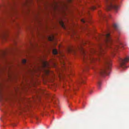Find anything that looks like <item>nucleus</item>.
<instances>
[{"instance_id": "1", "label": "nucleus", "mask_w": 129, "mask_h": 129, "mask_svg": "<svg viewBox=\"0 0 129 129\" xmlns=\"http://www.w3.org/2000/svg\"><path fill=\"white\" fill-rule=\"evenodd\" d=\"M100 39L102 38L104 40V44L102 46L101 44L99 45V49L97 52V53L102 56L104 61L105 66L103 69L100 70L99 74L102 76H104L106 75H109L112 65L111 60L108 56H104L106 49L110 48V45L112 44V40L110 37V34L107 31L102 35H99ZM78 49L81 51L82 54L83 59L84 62L88 61L93 62L95 61V59L91 57V55L96 52L97 51L95 49H91L89 52H87L84 49L82 45L78 46Z\"/></svg>"}, {"instance_id": "2", "label": "nucleus", "mask_w": 129, "mask_h": 129, "mask_svg": "<svg viewBox=\"0 0 129 129\" xmlns=\"http://www.w3.org/2000/svg\"><path fill=\"white\" fill-rule=\"evenodd\" d=\"M6 52L4 51L0 53V78L5 74L9 77V62L6 57Z\"/></svg>"}, {"instance_id": "3", "label": "nucleus", "mask_w": 129, "mask_h": 129, "mask_svg": "<svg viewBox=\"0 0 129 129\" xmlns=\"http://www.w3.org/2000/svg\"><path fill=\"white\" fill-rule=\"evenodd\" d=\"M113 0H105L106 3V9L110 10L112 9H114L115 10H117L119 9L118 6L116 4H112V1Z\"/></svg>"}, {"instance_id": "4", "label": "nucleus", "mask_w": 129, "mask_h": 129, "mask_svg": "<svg viewBox=\"0 0 129 129\" xmlns=\"http://www.w3.org/2000/svg\"><path fill=\"white\" fill-rule=\"evenodd\" d=\"M11 4L8 1H4L3 2L2 4L0 5V15L5 12L4 9L8 5H11Z\"/></svg>"}, {"instance_id": "5", "label": "nucleus", "mask_w": 129, "mask_h": 129, "mask_svg": "<svg viewBox=\"0 0 129 129\" xmlns=\"http://www.w3.org/2000/svg\"><path fill=\"white\" fill-rule=\"evenodd\" d=\"M7 37V34L6 31L5 30L0 29V39L6 40Z\"/></svg>"}, {"instance_id": "6", "label": "nucleus", "mask_w": 129, "mask_h": 129, "mask_svg": "<svg viewBox=\"0 0 129 129\" xmlns=\"http://www.w3.org/2000/svg\"><path fill=\"white\" fill-rule=\"evenodd\" d=\"M3 84L2 83L0 82V101H2L3 99L2 89Z\"/></svg>"}, {"instance_id": "7", "label": "nucleus", "mask_w": 129, "mask_h": 129, "mask_svg": "<svg viewBox=\"0 0 129 129\" xmlns=\"http://www.w3.org/2000/svg\"><path fill=\"white\" fill-rule=\"evenodd\" d=\"M99 15L100 17L104 19L106 17V16L104 14L101 13V11H100L99 13Z\"/></svg>"}, {"instance_id": "8", "label": "nucleus", "mask_w": 129, "mask_h": 129, "mask_svg": "<svg viewBox=\"0 0 129 129\" xmlns=\"http://www.w3.org/2000/svg\"><path fill=\"white\" fill-rule=\"evenodd\" d=\"M59 23L63 28L64 29L66 28L64 23L62 20H60L59 21Z\"/></svg>"}, {"instance_id": "9", "label": "nucleus", "mask_w": 129, "mask_h": 129, "mask_svg": "<svg viewBox=\"0 0 129 129\" xmlns=\"http://www.w3.org/2000/svg\"><path fill=\"white\" fill-rule=\"evenodd\" d=\"M43 66L44 68H46L49 65L47 62H44L43 63Z\"/></svg>"}, {"instance_id": "10", "label": "nucleus", "mask_w": 129, "mask_h": 129, "mask_svg": "<svg viewBox=\"0 0 129 129\" xmlns=\"http://www.w3.org/2000/svg\"><path fill=\"white\" fill-rule=\"evenodd\" d=\"M96 8V6H95V5H94V6H92V7H91L89 9L91 10H94V9H95Z\"/></svg>"}, {"instance_id": "11", "label": "nucleus", "mask_w": 129, "mask_h": 129, "mask_svg": "<svg viewBox=\"0 0 129 129\" xmlns=\"http://www.w3.org/2000/svg\"><path fill=\"white\" fill-rule=\"evenodd\" d=\"M113 26V27L115 29L117 30L118 29V25L117 24H114Z\"/></svg>"}, {"instance_id": "12", "label": "nucleus", "mask_w": 129, "mask_h": 129, "mask_svg": "<svg viewBox=\"0 0 129 129\" xmlns=\"http://www.w3.org/2000/svg\"><path fill=\"white\" fill-rule=\"evenodd\" d=\"M53 53L54 54H57L58 52L56 49H53Z\"/></svg>"}, {"instance_id": "13", "label": "nucleus", "mask_w": 129, "mask_h": 129, "mask_svg": "<svg viewBox=\"0 0 129 129\" xmlns=\"http://www.w3.org/2000/svg\"><path fill=\"white\" fill-rule=\"evenodd\" d=\"M68 50L69 53H70L73 51V49L72 48L69 47L68 48Z\"/></svg>"}, {"instance_id": "14", "label": "nucleus", "mask_w": 129, "mask_h": 129, "mask_svg": "<svg viewBox=\"0 0 129 129\" xmlns=\"http://www.w3.org/2000/svg\"><path fill=\"white\" fill-rule=\"evenodd\" d=\"M54 39V37L53 36L51 37H49V40L50 41H52Z\"/></svg>"}, {"instance_id": "15", "label": "nucleus", "mask_w": 129, "mask_h": 129, "mask_svg": "<svg viewBox=\"0 0 129 129\" xmlns=\"http://www.w3.org/2000/svg\"><path fill=\"white\" fill-rule=\"evenodd\" d=\"M62 63L63 64V66L64 67L65 69H66V63L64 61H63Z\"/></svg>"}, {"instance_id": "16", "label": "nucleus", "mask_w": 129, "mask_h": 129, "mask_svg": "<svg viewBox=\"0 0 129 129\" xmlns=\"http://www.w3.org/2000/svg\"><path fill=\"white\" fill-rule=\"evenodd\" d=\"M22 62L24 64L26 63V60L25 59H24L22 60Z\"/></svg>"}, {"instance_id": "17", "label": "nucleus", "mask_w": 129, "mask_h": 129, "mask_svg": "<svg viewBox=\"0 0 129 129\" xmlns=\"http://www.w3.org/2000/svg\"><path fill=\"white\" fill-rule=\"evenodd\" d=\"M98 85L99 88H100V86L101 85V83L100 81H99L98 82Z\"/></svg>"}, {"instance_id": "18", "label": "nucleus", "mask_w": 129, "mask_h": 129, "mask_svg": "<svg viewBox=\"0 0 129 129\" xmlns=\"http://www.w3.org/2000/svg\"><path fill=\"white\" fill-rule=\"evenodd\" d=\"M72 1V0H67V2L68 3H71Z\"/></svg>"}, {"instance_id": "19", "label": "nucleus", "mask_w": 129, "mask_h": 129, "mask_svg": "<svg viewBox=\"0 0 129 129\" xmlns=\"http://www.w3.org/2000/svg\"><path fill=\"white\" fill-rule=\"evenodd\" d=\"M79 83H84V80H82L81 81H79Z\"/></svg>"}, {"instance_id": "20", "label": "nucleus", "mask_w": 129, "mask_h": 129, "mask_svg": "<svg viewBox=\"0 0 129 129\" xmlns=\"http://www.w3.org/2000/svg\"><path fill=\"white\" fill-rule=\"evenodd\" d=\"M81 21L82 22H83V23H85V21L84 20L82 19Z\"/></svg>"}, {"instance_id": "21", "label": "nucleus", "mask_w": 129, "mask_h": 129, "mask_svg": "<svg viewBox=\"0 0 129 129\" xmlns=\"http://www.w3.org/2000/svg\"><path fill=\"white\" fill-rule=\"evenodd\" d=\"M95 0H92L91 2H95Z\"/></svg>"}, {"instance_id": "22", "label": "nucleus", "mask_w": 129, "mask_h": 129, "mask_svg": "<svg viewBox=\"0 0 129 129\" xmlns=\"http://www.w3.org/2000/svg\"><path fill=\"white\" fill-rule=\"evenodd\" d=\"M85 44V43L84 42H82V44H83V45H84V44Z\"/></svg>"}, {"instance_id": "23", "label": "nucleus", "mask_w": 129, "mask_h": 129, "mask_svg": "<svg viewBox=\"0 0 129 129\" xmlns=\"http://www.w3.org/2000/svg\"><path fill=\"white\" fill-rule=\"evenodd\" d=\"M116 49H117L118 48V46H116Z\"/></svg>"}, {"instance_id": "24", "label": "nucleus", "mask_w": 129, "mask_h": 129, "mask_svg": "<svg viewBox=\"0 0 129 129\" xmlns=\"http://www.w3.org/2000/svg\"><path fill=\"white\" fill-rule=\"evenodd\" d=\"M64 5L65 6H66V4H65Z\"/></svg>"}, {"instance_id": "25", "label": "nucleus", "mask_w": 129, "mask_h": 129, "mask_svg": "<svg viewBox=\"0 0 129 129\" xmlns=\"http://www.w3.org/2000/svg\"><path fill=\"white\" fill-rule=\"evenodd\" d=\"M88 14H89V12H88Z\"/></svg>"}, {"instance_id": "26", "label": "nucleus", "mask_w": 129, "mask_h": 129, "mask_svg": "<svg viewBox=\"0 0 129 129\" xmlns=\"http://www.w3.org/2000/svg\"><path fill=\"white\" fill-rule=\"evenodd\" d=\"M54 104L55 103L54 102Z\"/></svg>"}, {"instance_id": "27", "label": "nucleus", "mask_w": 129, "mask_h": 129, "mask_svg": "<svg viewBox=\"0 0 129 129\" xmlns=\"http://www.w3.org/2000/svg\"><path fill=\"white\" fill-rule=\"evenodd\" d=\"M91 91H90V93H91Z\"/></svg>"}, {"instance_id": "28", "label": "nucleus", "mask_w": 129, "mask_h": 129, "mask_svg": "<svg viewBox=\"0 0 129 129\" xmlns=\"http://www.w3.org/2000/svg\"><path fill=\"white\" fill-rule=\"evenodd\" d=\"M1 18H0V19H1Z\"/></svg>"}]
</instances>
